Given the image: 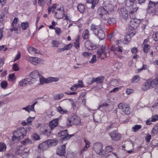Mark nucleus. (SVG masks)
Here are the masks:
<instances>
[{
	"label": "nucleus",
	"mask_w": 158,
	"mask_h": 158,
	"mask_svg": "<svg viewBox=\"0 0 158 158\" xmlns=\"http://www.w3.org/2000/svg\"><path fill=\"white\" fill-rule=\"evenodd\" d=\"M90 29L100 40H103L105 38V34L100 25L92 24L90 26Z\"/></svg>",
	"instance_id": "f257e3e1"
},
{
	"label": "nucleus",
	"mask_w": 158,
	"mask_h": 158,
	"mask_svg": "<svg viewBox=\"0 0 158 158\" xmlns=\"http://www.w3.org/2000/svg\"><path fill=\"white\" fill-rule=\"evenodd\" d=\"M67 125L70 126L72 125H78L80 124L81 120L80 117L77 115L72 114L67 119Z\"/></svg>",
	"instance_id": "f03ea898"
},
{
	"label": "nucleus",
	"mask_w": 158,
	"mask_h": 158,
	"mask_svg": "<svg viewBox=\"0 0 158 158\" xmlns=\"http://www.w3.org/2000/svg\"><path fill=\"white\" fill-rule=\"evenodd\" d=\"M158 7V3L157 2L155 3L150 1L147 9L148 12L152 15H155Z\"/></svg>",
	"instance_id": "7ed1b4c3"
},
{
	"label": "nucleus",
	"mask_w": 158,
	"mask_h": 158,
	"mask_svg": "<svg viewBox=\"0 0 158 158\" xmlns=\"http://www.w3.org/2000/svg\"><path fill=\"white\" fill-rule=\"evenodd\" d=\"M93 149L95 152L100 155H104V151L102 148V144L101 143H97L94 144Z\"/></svg>",
	"instance_id": "20e7f679"
},
{
	"label": "nucleus",
	"mask_w": 158,
	"mask_h": 158,
	"mask_svg": "<svg viewBox=\"0 0 158 158\" xmlns=\"http://www.w3.org/2000/svg\"><path fill=\"white\" fill-rule=\"evenodd\" d=\"M128 26V28L131 30L136 29L139 25V21L137 19L132 17Z\"/></svg>",
	"instance_id": "39448f33"
},
{
	"label": "nucleus",
	"mask_w": 158,
	"mask_h": 158,
	"mask_svg": "<svg viewBox=\"0 0 158 158\" xmlns=\"http://www.w3.org/2000/svg\"><path fill=\"white\" fill-rule=\"evenodd\" d=\"M106 49L105 46L103 45L100 49L98 50L97 52L98 58H101L102 59H103L105 57L107 56V53L105 52Z\"/></svg>",
	"instance_id": "423d86ee"
},
{
	"label": "nucleus",
	"mask_w": 158,
	"mask_h": 158,
	"mask_svg": "<svg viewBox=\"0 0 158 158\" xmlns=\"http://www.w3.org/2000/svg\"><path fill=\"white\" fill-rule=\"evenodd\" d=\"M97 12L100 15V16L103 20H104L105 21L107 20L108 18L107 16L108 11L105 7H101L99 8Z\"/></svg>",
	"instance_id": "0eeeda50"
},
{
	"label": "nucleus",
	"mask_w": 158,
	"mask_h": 158,
	"mask_svg": "<svg viewBox=\"0 0 158 158\" xmlns=\"http://www.w3.org/2000/svg\"><path fill=\"white\" fill-rule=\"evenodd\" d=\"M151 89L155 87L158 84V76L152 80H148L145 82Z\"/></svg>",
	"instance_id": "6e6552de"
},
{
	"label": "nucleus",
	"mask_w": 158,
	"mask_h": 158,
	"mask_svg": "<svg viewBox=\"0 0 158 158\" xmlns=\"http://www.w3.org/2000/svg\"><path fill=\"white\" fill-rule=\"evenodd\" d=\"M118 107L119 109H121L125 114H129L130 113V106L128 105L121 103L118 104Z\"/></svg>",
	"instance_id": "1a4fd4ad"
},
{
	"label": "nucleus",
	"mask_w": 158,
	"mask_h": 158,
	"mask_svg": "<svg viewBox=\"0 0 158 158\" xmlns=\"http://www.w3.org/2000/svg\"><path fill=\"white\" fill-rule=\"evenodd\" d=\"M44 60L43 59L33 57H30L29 59V62L34 65H35L37 64H44Z\"/></svg>",
	"instance_id": "9d476101"
},
{
	"label": "nucleus",
	"mask_w": 158,
	"mask_h": 158,
	"mask_svg": "<svg viewBox=\"0 0 158 158\" xmlns=\"http://www.w3.org/2000/svg\"><path fill=\"white\" fill-rule=\"evenodd\" d=\"M17 135L22 139L25 136L27 133V130L24 127L19 128L17 130L15 131Z\"/></svg>",
	"instance_id": "9b49d317"
},
{
	"label": "nucleus",
	"mask_w": 158,
	"mask_h": 158,
	"mask_svg": "<svg viewBox=\"0 0 158 158\" xmlns=\"http://www.w3.org/2000/svg\"><path fill=\"white\" fill-rule=\"evenodd\" d=\"M59 136H63L62 137V139L63 140H67L72 136L73 135H69L67 132V130H65L64 131H60L58 134Z\"/></svg>",
	"instance_id": "f8f14e48"
},
{
	"label": "nucleus",
	"mask_w": 158,
	"mask_h": 158,
	"mask_svg": "<svg viewBox=\"0 0 158 158\" xmlns=\"http://www.w3.org/2000/svg\"><path fill=\"white\" fill-rule=\"evenodd\" d=\"M31 80L30 78H25L22 80L19 83V85L21 87H25L28 84L32 83Z\"/></svg>",
	"instance_id": "ddd939ff"
},
{
	"label": "nucleus",
	"mask_w": 158,
	"mask_h": 158,
	"mask_svg": "<svg viewBox=\"0 0 158 158\" xmlns=\"http://www.w3.org/2000/svg\"><path fill=\"white\" fill-rule=\"evenodd\" d=\"M64 9L61 7L57 10V11L55 13V17L58 19L63 18L64 13Z\"/></svg>",
	"instance_id": "4468645a"
},
{
	"label": "nucleus",
	"mask_w": 158,
	"mask_h": 158,
	"mask_svg": "<svg viewBox=\"0 0 158 158\" xmlns=\"http://www.w3.org/2000/svg\"><path fill=\"white\" fill-rule=\"evenodd\" d=\"M40 130L42 133L48 136H50L52 134L51 131L48 129V127L47 126H43L41 127Z\"/></svg>",
	"instance_id": "2eb2a0df"
},
{
	"label": "nucleus",
	"mask_w": 158,
	"mask_h": 158,
	"mask_svg": "<svg viewBox=\"0 0 158 158\" xmlns=\"http://www.w3.org/2000/svg\"><path fill=\"white\" fill-rule=\"evenodd\" d=\"M111 139L115 141H117L120 139V135L116 131H113L109 133Z\"/></svg>",
	"instance_id": "dca6fc26"
},
{
	"label": "nucleus",
	"mask_w": 158,
	"mask_h": 158,
	"mask_svg": "<svg viewBox=\"0 0 158 158\" xmlns=\"http://www.w3.org/2000/svg\"><path fill=\"white\" fill-rule=\"evenodd\" d=\"M133 36V32H127L123 40L124 44H127L131 40V37Z\"/></svg>",
	"instance_id": "f3484780"
},
{
	"label": "nucleus",
	"mask_w": 158,
	"mask_h": 158,
	"mask_svg": "<svg viewBox=\"0 0 158 158\" xmlns=\"http://www.w3.org/2000/svg\"><path fill=\"white\" fill-rule=\"evenodd\" d=\"M65 146L63 145L60 147L57 151L56 153L60 156H63L65 152Z\"/></svg>",
	"instance_id": "a211bd4d"
},
{
	"label": "nucleus",
	"mask_w": 158,
	"mask_h": 158,
	"mask_svg": "<svg viewBox=\"0 0 158 158\" xmlns=\"http://www.w3.org/2000/svg\"><path fill=\"white\" fill-rule=\"evenodd\" d=\"M84 85L82 82L81 81H79L77 84H74L70 88L71 90L74 91L76 90L79 87H83Z\"/></svg>",
	"instance_id": "6ab92c4d"
},
{
	"label": "nucleus",
	"mask_w": 158,
	"mask_h": 158,
	"mask_svg": "<svg viewBox=\"0 0 158 158\" xmlns=\"http://www.w3.org/2000/svg\"><path fill=\"white\" fill-rule=\"evenodd\" d=\"M58 124V119H55L51 121L49 123V127L51 130L57 126Z\"/></svg>",
	"instance_id": "aec40b11"
},
{
	"label": "nucleus",
	"mask_w": 158,
	"mask_h": 158,
	"mask_svg": "<svg viewBox=\"0 0 158 158\" xmlns=\"http://www.w3.org/2000/svg\"><path fill=\"white\" fill-rule=\"evenodd\" d=\"M30 77L33 79H37L40 78L41 75L37 70H35L31 73L30 75Z\"/></svg>",
	"instance_id": "412c9836"
},
{
	"label": "nucleus",
	"mask_w": 158,
	"mask_h": 158,
	"mask_svg": "<svg viewBox=\"0 0 158 158\" xmlns=\"http://www.w3.org/2000/svg\"><path fill=\"white\" fill-rule=\"evenodd\" d=\"M121 14L124 19H127L128 16V11L127 9L125 8H122L120 9Z\"/></svg>",
	"instance_id": "4be33fe9"
},
{
	"label": "nucleus",
	"mask_w": 158,
	"mask_h": 158,
	"mask_svg": "<svg viewBox=\"0 0 158 158\" xmlns=\"http://www.w3.org/2000/svg\"><path fill=\"white\" fill-rule=\"evenodd\" d=\"M138 9V7L135 6L131 7L129 12L130 16L131 18L135 15V12L137 11Z\"/></svg>",
	"instance_id": "5701e85b"
},
{
	"label": "nucleus",
	"mask_w": 158,
	"mask_h": 158,
	"mask_svg": "<svg viewBox=\"0 0 158 158\" xmlns=\"http://www.w3.org/2000/svg\"><path fill=\"white\" fill-rule=\"evenodd\" d=\"M49 145L47 143V141H46L45 142L42 143L39 145L38 148L42 149L43 150H44L47 149L49 147Z\"/></svg>",
	"instance_id": "b1692460"
},
{
	"label": "nucleus",
	"mask_w": 158,
	"mask_h": 158,
	"mask_svg": "<svg viewBox=\"0 0 158 158\" xmlns=\"http://www.w3.org/2000/svg\"><path fill=\"white\" fill-rule=\"evenodd\" d=\"M104 80L103 77H98L97 78H93L91 81V84H92L93 82H96V83H101L103 82Z\"/></svg>",
	"instance_id": "393cba45"
},
{
	"label": "nucleus",
	"mask_w": 158,
	"mask_h": 158,
	"mask_svg": "<svg viewBox=\"0 0 158 158\" xmlns=\"http://www.w3.org/2000/svg\"><path fill=\"white\" fill-rule=\"evenodd\" d=\"M28 51L30 53L33 54H35L36 53H40V52L39 50L32 47H29L28 48Z\"/></svg>",
	"instance_id": "a878e982"
},
{
	"label": "nucleus",
	"mask_w": 158,
	"mask_h": 158,
	"mask_svg": "<svg viewBox=\"0 0 158 158\" xmlns=\"http://www.w3.org/2000/svg\"><path fill=\"white\" fill-rule=\"evenodd\" d=\"M13 135L12 138V140L13 141L17 142L19 141L20 139H22L19 135H18L15 131H14L13 132Z\"/></svg>",
	"instance_id": "bb28decb"
},
{
	"label": "nucleus",
	"mask_w": 158,
	"mask_h": 158,
	"mask_svg": "<svg viewBox=\"0 0 158 158\" xmlns=\"http://www.w3.org/2000/svg\"><path fill=\"white\" fill-rule=\"evenodd\" d=\"M40 83L42 84L44 83H49V77L47 78H45L41 75L40 78Z\"/></svg>",
	"instance_id": "cd10ccee"
},
{
	"label": "nucleus",
	"mask_w": 158,
	"mask_h": 158,
	"mask_svg": "<svg viewBox=\"0 0 158 158\" xmlns=\"http://www.w3.org/2000/svg\"><path fill=\"white\" fill-rule=\"evenodd\" d=\"M47 141L49 146H56L57 145L58 142L57 140L56 139H49Z\"/></svg>",
	"instance_id": "c85d7f7f"
},
{
	"label": "nucleus",
	"mask_w": 158,
	"mask_h": 158,
	"mask_svg": "<svg viewBox=\"0 0 158 158\" xmlns=\"http://www.w3.org/2000/svg\"><path fill=\"white\" fill-rule=\"evenodd\" d=\"M68 100L71 102V104L72 105V108L73 109H75L76 107L77 101L75 100H73L72 99H66L63 100L62 102H63L65 100Z\"/></svg>",
	"instance_id": "c756f323"
},
{
	"label": "nucleus",
	"mask_w": 158,
	"mask_h": 158,
	"mask_svg": "<svg viewBox=\"0 0 158 158\" xmlns=\"http://www.w3.org/2000/svg\"><path fill=\"white\" fill-rule=\"evenodd\" d=\"M99 0H87V2L88 3L92 4V5L91 8L94 9L95 6L98 3Z\"/></svg>",
	"instance_id": "7c9ffc66"
},
{
	"label": "nucleus",
	"mask_w": 158,
	"mask_h": 158,
	"mask_svg": "<svg viewBox=\"0 0 158 158\" xmlns=\"http://www.w3.org/2000/svg\"><path fill=\"white\" fill-rule=\"evenodd\" d=\"M24 150V147L23 146H18L16 149L15 152L17 154L22 153Z\"/></svg>",
	"instance_id": "2f4dec72"
},
{
	"label": "nucleus",
	"mask_w": 158,
	"mask_h": 158,
	"mask_svg": "<svg viewBox=\"0 0 158 158\" xmlns=\"http://www.w3.org/2000/svg\"><path fill=\"white\" fill-rule=\"evenodd\" d=\"M78 11L81 13H83L85 10L84 6L82 4H79L77 6Z\"/></svg>",
	"instance_id": "473e14b6"
},
{
	"label": "nucleus",
	"mask_w": 158,
	"mask_h": 158,
	"mask_svg": "<svg viewBox=\"0 0 158 158\" xmlns=\"http://www.w3.org/2000/svg\"><path fill=\"white\" fill-rule=\"evenodd\" d=\"M106 9L107 10L108 13V11L111 12L114 10V6L111 4H108L107 6H106L105 7Z\"/></svg>",
	"instance_id": "72a5a7b5"
},
{
	"label": "nucleus",
	"mask_w": 158,
	"mask_h": 158,
	"mask_svg": "<svg viewBox=\"0 0 158 158\" xmlns=\"http://www.w3.org/2000/svg\"><path fill=\"white\" fill-rule=\"evenodd\" d=\"M136 0H127L126 5L127 7H130L133 5L135 2Z\"/></svg>",
	"instance_id": "f704fd0d"
},
{
	"label": "nucleus",
	"mask_w": 158,
	"mask_h": 158,
	"mask_svg": "<svg viewBox=\"0 0 158 158\" xmlns=\"http://www.w3.org/2000/svg\"><path fill=\"white\" fill-rule=\"evenodd\" d=\"M57 111L61 114H66L68 113L67 110L63 109L60 106L58 107Z\"/></svg>",
	"instance_id": "c9c22d12"
},
{
	"label": "nucleus",
	"mask_w": 158,
	"mask_h": 158,
	"mask_svg": "<svg viewBox=\"0 0 158 158\" xmlns=\"http://www.w3.org/2000/svg\"><path fill=\"white\" fill-rule=\"evenodd\" d=\"M37 103V101H36L32 105H28V107L29 108L28 110L29 112H30L31 111H34V106Z\"/></svg>",
	"instance_id": "e433bc0d"
},
{
	"label": "nucleus",
	"mask_w": 158,
	"mask_h": 158,
	"mask_svg": "<svg viewBox=\"0 0 158 158\" xmlns=\"http://www.w3.org/2000/svg\"><path fill=\"white\" fill-rule=\"evenodd\" d=\"M141 128V125H136L132 127V131L133 132H136L140 129Z\"/></svg>",
	"instance_id": "4c0bfd02"
},
{
	"label": "nucleus",
	"mask_w": 158,
	"mask_h": 158,
	"mask_svg": "<svg viewBox=\"0 0 158 158\" xmlns=\"http://www.w3.org/2000/svg\"><path fill=\"white\" fill-rule=\"evenodd\" d=\"M6 148V144L3 143H0V152L5 151Z\"/></svg>",
	"instance_id": "58836bf2"
},
{
	"label": "nucleus",
	"mask_w": 158,
	"mask_h": 158,
	"mask_svg": "<svg viewBox=\"0 0 158 158\" xmlns=\"http://www.w3.org/2000/svg\"><path fill=\"white\" fill-rule=\"evenodd\" d=\"M140 79V77L138 75H135L133 77L131 82L132 83H136L138 82Z\"/></svg>",
	"instance_id": "ea45409f"
},
{
	"label": "nucleus",
	"mask_w": 158,
	"mask_h": 158,
	"mask_svg": "<svg viewBox=\"0 0 158 158\" xmlns=\"http://www.w3.org/2000/svg\"><path fill=\"white\" fill-rule=\"evenodd\" d=\"M83 35L84 39H86L88 38L89 36V31L87 30H86L84 31Z\"/></svg>",
	"instance_id": "a19ab883"
},
{
	"label": "nucleus",
	"mask_w": 158,
	"mask_h": 158,
	"mask_svg": "<svg viewBox=\"0 0 158 158\" xmlns=\"http://www.w3.org/2000/svg\"><path fill=\"white\" fill-rule=\"evenodd\" d=\"M158 131V125L155 126L152 131V135H155Z\"/></svg>",
	"instance_id": "79ce46f5"
},
{
	"label": "nucleus",
	"mask_w": 158,
	"mask_h": 158,
	"mask_svg": "<svg viewBox=\"0 0 158 158\" xmlns=\"http://www.w3.org/2000/svg\"><path fill=\"white\" fill-rule=\"evenodd\" d=\"M85 45V48L88 49H90L92 48L91 44L89 40L86 41Z\"/></svg>",
	"instance_id": "37998d69"
},
{
	"label": "nucleus",
	"mask_w": 158,
	"mask_h": 158,
	"mask_svg": "<svg viewBox=\"0 0 158 158\" xmlns=\"http://www.w3.org/2000/svg\"><path fill=\"white\" fill-rule=\"evenodd\" d=\"M76 156V154L73 153H70L68 154L66 157L64 156L62 158H74Z\"/></svg>",
	"instance_id": "c03bdc74"
},
{
	"label": "nucleus",
	"mask_w": 158,
	"mask_h": 158,
	"mask_svg": "<svg viewBox=\"0 0 158 158\" xmlns=\"http://www.w3.org/2000/svg\"><path fill=\"white\" fill-rule=\"evenodd\" d=\"M152 37L154 40L158 41V32H154L152 35Z\"/></svg>",
	"instance_id": "a18cd8bd"
},
{
	"label": "nucleus",
	"mask_w": 158,
	"mask_h": 158,
	"mask_svg": "<svg viewBox=\"0 0 158 158\" xmlns=\"http://www.w3.org/2000/svg\"><path fill=\"white\" fill-rule=\"evenodd\" d=\"M116 20L114 18H112L109 19L108 20V23L109 24L112 25L115 23Z\"/></svg>",
	"instance_id": "49530a36"
},
{
	"label": "nucleus",
	"mask_w": 158,
	"mask_h": 158,
	"mask_svg": "<svg viewBox=\"0 0 158 158\" xmlns=\"http://www.w3.org/2000/svg\"><path fill=\"white\" fill-rule=\"evenodd\" d=\"M64 96V95L63 94H59L55 96L54 97V99L55 100H59L61 99Z\"/></svg>",
	"instance_id": "de8ad7c7"
},
{
	"label": "nucleus",
	"mask_w": 158,
	"mask_h": 158,
	"mask_svg": "<svg viewBox=\"0 0 158 158\" xmlns=\"http://www.w3.org/2000/svg\"><path fill=\"white\" fill-rule=\"evenodd\" d=\"M22 143L23 144H26L28 143L31 144L32 142L31 140L28 139H26L24 140L22 142Z\"/></svg>",
	"instance_id": "09e8293b"
},
{
	"label": "nucleus",
	"mask_w": 158,
	"mask_h": 158,
	"mask_svg": "<svg viewBox=\"0 0 158 158\" xmlns=\"http://www.w3.org/2000/svg\"><path fill=\"white\" fill-rule=\"evenodd\" d=\"M1 87L2 88L5 89L7 87V82L6 81H3L1 82Z\"/></svg>",
	"instance_id": "8fccbe9b"
},
{
	"label": "nucleus",
	"mask_w": 158,
	"mask_h": 158,
	"mask_svg": "<svg viewBox=\"0 0 158 158\" xmlns=\"http://www.w3.org/2000/svg\"><path fill=\"white\" fill-rule=\"evenodd\" d=\"M113 147L109 146H106L105 149V151L107 152H111L113 151Z\"/></svg>",
	"instance_id": "3c124183"
},
{
	"label": "nucleus",
	"mask_w": 158,
	"mask_h": 158,
	"mask_svg": "<svg viewBox=\"0 0 158 158\" xmlns=\"http://www.w3.org/2000/svg\"><path fill=\"white\" fill-rule=\"evenodd\" d=\"M85 141L86 145L82 151L86 150L89 146V142L86 139L85 140Z\"/></svg>",
	"instance_id": "603ef678"
},
{
	"label": "nucleus",
	"mask_w": 158,
	"mask_h": 158,
	"mask_svg": "<svg viewBox=\"0 0 158 158\" xmlns=\"http://www.w3.org/2000/svg\"><path fill=\"white\" fill-rule=\"evenodd\" d=\"M109 106V104L106 103H104L102 104H100L99 105L98 109H100L102 108V109H104L106 107H108Z\"/></svg>",
	"instance_id": "864d4df0"
},
{
	"label": "nucleus",
	"mask_w": 158,
	"mask_h": 158,
	"mask_svg": "<svg viewBox=\"0 0 158 158\" xmlns=\"http://www.w3.org/2000/svg\"><path fill=\"white\" fill-rule=\"evenodd\" d=\"M59 80V78L57 77H49V83L52 82H56Z\"/></svg>",
	"instance_id": "5fc2aeb1"
},
{
	"label": "nucleus",
	"mask_w": 158,
	"mask_h": 158,
	"mask_svg": "<svg viewBox=\"0 0 158 158\" xmlns=\"http://www.w3.org/2000/svg\"><path fill=\"white\" fill-rule=\"evenodd\" d=\"M72 44H69L65 46L64 47L62 48V50H67L71 48L72 47Z\"/></svg>",
	"instance_id": "6e6d98bb"
},
{
	"label": "nucleus",
	"mask_w": 158,
	"mask_h": 158,
	"mask_svg": "<svg viewBox=\"0 0 158 158\" xmlns=\"http://www.w3.org/2000/svg\"><path fill=\"white\" fill-rule=\"evenodd\" d=\"M150 48V46L148 44H145L144 45V48H143V51L144 52L147 53L148 52V50Z\"/></svg>",
	"instance_id": "4d7b16f0"
},
{
	"label": "nucleus",
	"mask_w": 158,
	"mask_h": 158,
	"mask_svg": "<svg viewBox=\"0 0 158 158\" xmlns=\"http://www.w3.org/2000/svg\"><path fill=\"white\" fill-rule=\"evenodd\" d=\"M142 89L143 91H146L148 89H150L146 83H144L142 87Z\"/></svg>",
	"instance_id": "13d9d810"
},
{
	"label": "nucleus",
	"mask_w": 158,
	"mask_h": 158,
	"mask_svg": "<svg viewBox=\"0 0 158 158\" xmlns=\"http://www.w3.org/2000/svg\"><path fill=\"white\" fill-rule=\"evenodd\" d=\"M28 23L27 22L23 23H22L21 24L22 28L24 30L26 29L28 27Z\"/></svg>",
	"instance_id": "bf43d9fd"
},
{
	"label": "nucleus",
	"mask_w": 158,
	"mask_h": 158,
	"mask_svg": "<svg viewBox=\"0 0 158 158\" xmlns=\"http://www.w3.org/2000/svg\"><path fill=\"white\" fill-rule=\"evenodd\" d=\"M111 85L114 86H117L118 84V81L115 79L113 80L111 82Z\"/></svg>",
	"instance_id": "052dcab7"
},
{
	"label": "nucleus",
	"mask_w": 158,
	"mask_h": 158,
	"mask_svg": "<svg viewBox=\"0 0 158 158\" xmlns=\"http://www.w3.org/2000/svg\"><path fill=\"white\" fill-rule=\"evenodd\" d=\"M32 137L35 140H38L40 139V137L36 133H33L32 134Z\"/></svg>",
	"instance_id": "680f3d73"
},
{
	"label": "nucleus",
	"mask_w": 158,
	"mask_h": 158,
	"mask_svg": "<svg viewBox=\"0 0 158 158\" xmlns=\"http://www.w3.org/2000/svg\"><path fill=\"white\" fill-rule=\"evenodd\" d=\"M151 119L152 122L158 120V115H154L152 117Z\"/></svg>",
	"instance_id": "e2e57ef3"
},
{
	"label": "nucleus",
	"mask_w": 158,
	"mask_h": 158,
	"mask_svg": "<svg viewBox=\"0 0 158 158\" xmlns=\"http://www.w3.org/2000/svg\"><path fill=\"white\" fill-rule=\"evenodd\" d=\"M21 57V54L19 52H18L17 54L16 55L15 59L14 60V61L15 62L19 59Z\"/></svg>",
	"instance_id": "0e129e2a"
},
{
	"label": "nucleus",
	"mask_w": 158,
	"mask_h": 158,
	"mask_svg": "<svg viewBox=\"0 0 158 158\" xmlns=\"http://www.w3.org/2000/svg\"><path fill=\"white\" fill-rule=\"evenodd\" d=\"M13 69L14 71H18L19 69V68L18 65L16 63L15 64L13 65Z\"/></svg>",
	"instance_id": "69168bd1"
},
{
	"label": "nucleus",
	"mask_w": 158,
	"mask_h": 158,
	"mask_svg": "<svg viewBox=\"0 0 158 158\" xmlns=\"http://www.w3.org/2000/svg\"><path fill=\"white\" fill-rule=\"evenodd\" d=\"M96 61V56L95 55H94L92 57V58L89 61L90 63L93 64Z\"/></svg>",
	"instance_id": "338daca9"
},
{
	"label": "nucleus",
	"mask_w": 158,
	"mask_h": 158,
	"mask_svg": "<svg viewBox=\"0 0 158 158\" xmlns=\"http://www.w3.org/2000/svg\"><path fill=\"white\" fill-rule=\"evenodd\" d=\"M29 153L28 152H25L22 155L23 158H27L28 156Z\"/></svg>",
	"instance_id": "774afa93"
}]
</instances>
